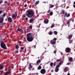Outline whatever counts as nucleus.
I'll return each instance as SVG.
<instances>
[{
  "label": "nucleus",
  "mask_w": 75,
  "mask_h": 75,
  "mask_svg": "<svg viewBox=\"0 0 75 75\" xmlns=\"http://www.w3.org/2000/svg\"><path fill=\"white\" fill-rule=\"evenodd\" d=\"M73 3L74 4H75V1Z\"/></svg>",
  "instance_id": "obj_58"
},
{
  "label": "nucleus",
  "mask_w": 75,
  "mask_h": 75,
  "mask_svg": "<svg viewBox=\"0 0 75 75\" xmlns=\"http://www.w3.org/2000/svg\"><path fill=\"white\" fill-rule=\"evenodd\" d=\"M69 60L70 61H73V58L72 57H70L69 58Z\"/></svg>",
  "instance_id": "obj_22"
},
{
  "label": "nucleus",
  "mask_w": 75,
  "mask_h": 75,
  "mask_svg": "<svg viewBox=\"0 0 75 75\" xmlns=\"http://www.w3.org/2000/svg\"><path fill=\"white\" fill-rule=\"evenodd\" d=\"M57 40V38H54V39H53V40H54V41H55V42Z\"/></svg>",
  "instance_id": "obj_37"
},
{
  "label": "nucleus",
  "mask_w": 75,
  "mask_h": 75,
  "mask_svg": "<svg viewBox=\"0 0 75 75\" xmlns=\"http://www.w3.org/2000/svg\"><path fill=\"white\" fill-rule=\"evenodd\" d=\"M49 35H52L53 34V33L51 31L49 32L48 33Z\"/></svg>",
  "instance_id": "obj_27"
},
{
  "label": "nucleus",
  "mask_w": 75,
  "mask_h": 75,
  "mask_svg": "<svg viewBox=\"0 0 75 75\" xmlns=\"http://www.w3.org/2000/svg\"><path fill=\"white\" fill-rule=\"evenodd\" d=\"M73 7L75 8V5H73Z\"/></svg>",
  "instance_id": "obj_52"
},
{
  "label": "nucleus",
  "mask_w": 75,
  "mask_h": 75,
  "mask_svg": "<svg viewBox=\"0 0 75 75\" xmlns=\"http://www.w3.org/2000/svg\"><path fill=\"white\" fill-rule=\"evenodd\" d=\"M51 72H53V70H52L51 71Z\"/></svg>",
  "instance_id": "obj_61"
},
{
  "label": "nucleus",
  "mask_w": 75,
  "mask_h": 75,
  "mask_svg": "<svg viewBox=\"0 0 75 75\" xmlns=\"http://www.w3.org/2000/svg\"><path fill=\"white\" fill-rule=\"evenodd\" d=\"M18 31H19V32H22V29H20V28H18L17 29Z\"/></svg>",
  "instance_id": "obj_21"
},
{
  "label": "nucleus",
  "mask_w": 75,
  "mask_h": 75,
  "mask_svg": "<svg viewBox=\"0 0 75 75\" xmlns=\"http://www.w3.org/2000/svg\"><path fill=\"white\" fill-rule=\"evenodd\" d=\"M54 33L55 35H57V34H58V33L57 31H54Z\"/></svg>",
  "instance_id": "obj_29"
},
{
  "label": "nucleus",
  "mask_w": 75,
  "mask_h": 75,
  "mask_svg": "<svg viewBox=\"0 0 75 75\" xmlns=\"http://www.w3.org/2000/svg\"><path fill=\"white\" fill-rule=\"evenodd\" d=\"M34 20L33 18L30 19L29 20L30 23H33V22L34 21Z\"/></svg>",
  "instance_id": "obj_12"
},
{
  "label": "nucleus",
  "mask_w": 75,
  "mask_h": 75,
  "mask_svg": "<svg viewBox=\"0 0 75 75\" xmlns=\"http://www.w3.org/2000/svg\"><path fill=\"white\" fill-rule=\"evenodd\" d=\"M41 62V60L40 59L38 60L36 62L37 65H38L39 63Z\"/></svg>",
  "instance_id": "obj_17"
},
{
  "label": "nucleus",
  "mask_w": 75,
  "mask_h": 75,
  "mask_svg": "<svg viewBox=\"0 0 75 75\" xmlns=\"http://www.w3.org/2000/svg\"><path fill=\"white\" fill-rule=\"evenodd\" d=\"M50 65L51 67H52V66H53V65H54V63H50Z\"/></svg>",
  "instance_id": "obj_30"
},
{
  "label": "nucleus",
  "mask_w": 75,
  "mask_h": 75,
  "mask_svg": "<svg viewBox=\"0 0 75 75\" xmlns=\"http://www.w3.org/2000/svg\"><path fill=\"white\" fill-rule=\"evenodd\" d=\"M72 42V40H70L69 41V43L70 44H71V43H72V42Z\"/></svg>",
  "instance_id": "obj_42"
},
{
  "label": "nucleus",
  "mask_w": 75,
  "mask_h": 75,
  "mask_svg": "<svg viewBox=\"0 0 75 75\" xmlns=\"http://www.w3.org/2000/svg\"><path fill=\"white\" fill-rule=\"evenodd\" d=\"M0 37H1V34H0Z\"/></svg>",
  "instance_id": "obj_60"
},
{
  "label": "nucleus",
  "mask_w": 75,
  "mask_h": 75,
  "mask_svg": "<svg viewBox=\"0 0 75 75\" xmlns=\"http://www.w3.org/2000/svg\"><path fill=\"white\" fill-rule=\"evenodd\" d=\"M15 48L17 50H18L19 48V46H18V45H17L15 46Z\"/></svg>",
  "instance_id": "obj_20"
},
{
  "label": "nucleus",
  "mask_w": 75,
  "mask_h": 75,
  "mask_svg": "<svg viewBox=\"0 0 75 75\" xmlns=\"http://www.w3.org/2000/svg\"><path fill=\"white\" fill-rule=\"evenodd\" d=\"M16 4H19V2H18L16 3Z\"/></svg>",
  "instance_id": "obj_53"
},
{
  "label": "nucleus",
  "mask_w": 75,
  "mask_h": 75,
  "mask_svg": "<svg viewBox=\"0 0 75 75\" xmlns=\"http://www.w3.org/2000/svg\"><path fill=\"white\" fill-rule=\"evenodd\" d=\"M68 39L69 40H71V38H72V35H69L68 36Z\"/></svg>",
  "instance_id": "obj_16"
},
{
  "label": "nucleus",
  "mask_w": 75,
  "mask_h": 75,
  "mask_svg": "<svg viewBox=\"0 0 75 75\" xmlns=\"http://www.w3.org/2000/svg\"><path fill=\"white\" fill-rule=\"evenodd\" d=\"M68 67H65L64 69V72H67V71H68Z\"/></svg>",
  "instance_id": "obj_8"
},
{
  "label": "nucleus",
  "mask_w": 75,
  "mask_h": 75,
  "mask_svg": "<svg viewBox=\"0 0 75 75\" xmlns=\"http://www.w3.org/2000/svg\"><path fill=\"white\" fill-rule=\"evenodd\" d=\"M19 42V44H21V43H22V42H21V41H20Z\"/></svg>",
  "instance_id": "obj_50"
},
{
  "label": "nucleus",
  "mask_w": 75,
  "mask_h": 75,
  "mask_svg": "<svg viewBox=\"0 0 75 75\" xmlns=\"http://www.w3.org/2000/svg\"><path fill=\"white\" fill-rule=\"evenodd\" d=\"M25 20H28V18H26Z\"/></svg>",
  "instance_id": "obj_51"
},
{
  "label": "nucleus",
  "mask_w": 75,
  "mask_h": 75,
  "mask_svg": "<svg viewBox=\"0 0 75 75\" xmlns=\"http://www.w3.org/2000/svg\"><path fill=\"white\" fill-rule=\"evenodd\" d=\"M49 21L48 20V19H46L44 20V23L45 24H48V22Z\"/></svg>",
  "instance_id": "obj_10"
},
{
  "label": "nucleus",
  "mask_w": 75,
  "mask_h": 75,
  "mask_svg": "<svg viewBox=\"0 0 75 75\" xmlns=\"http://www.w3.org/2000/svg\"><path fill=\"white\" fill-rule=\"evenodd\" d=\"M5 4H7V1H5L4 2Z\"/></svg>",
  "instance_id": "obj_45"
},
{
  "label": "nucleus",
  "mask_w": 75,
  "mask_h": 75,
  "mask_svg": "<svg viewBox=\"0 0 75 75\" xmlns=\"http://www.w3.org/2000/svg\"><path fill=\"white\" fill-rule=\"evenodd\" d=\"M74 27H75V23L74 25Z\"/></svg>",
  "instance_id": "obj_63"
},
{
  "label": "nucleus",
  "mask_w": 75,
  "mask_h": 75,
  "mask_svg": "<svg viewBox=\"0 0 75 75\" xmlns=\"http://www.w3.org/2000/svg\"><path fill=\"white\" fill-rule=\"evenodd\" d=\"M21 49L22 50H24V48L23 47H22L21 48Z\"/></svg>",
  "instance_id": "obj_47"
},
{
  "label": "nucleus",
  "mask_w": 75,
  "mask_h": 75,
  "mask_svg": "<svg viewBox=\"0 0 75 75\" xmlns=\"http://www.w3.org/2000/svg\"><path fill=\"white\" fill-rule=\"evenodd\" d=\"M65 10H62L61 12V13H62V14L63 15H64V14H65Z\"/></svg>",
  "instance_id": "obj_18"
},
{
  "label": "nucleus",
  "mask_w": 75,
  "mask_h": 75,
  "mask_svg": "<svg viewBox=\"0 0 75 75\" xmlns=\"http://www.w3.org/2000/svg\"><path fill=\"white\" fill-rule=\"evenodd\" d=\"M0 45L1 48H3V49H4V50H7V48L6 47V45L5 43H4V42H1Z\"/></svg>",
  "instance_id": "obj_3"
},
{
  "label": "nucleus",
  "mask_w": 75,
  "mask_h": 75,
  "mask_svg": "<svg viewBox=\"0 0 75 75\" xmlns=\"http://www.w3.org/2000/svg\"><path fill=\"white\" fill-rule=\"evenodd\" d=\"M50 43L51 44H52V45H55L56 43V42L53 40H51L50 41Z\"/></svg>",
  "instance_id": "obj_11"
},
{
  "label": "nucleus",
  "mask_w": 75,
  "mask_h": 75,
  "mask_svg": "<svg viewBox=\"0 0 75 75\" xmlns=\"http://www.w3.org/2000/svg\"><path fill=\"white\" fill-rule=\"evenodd\" d=\"M71 22V20H68V21H67V23H66V24H67V25H70V22Z\"/></svg>",
  "instance_id": "obj_14"
},
{
  "label": "nucleus",
  "mask_w": 75,
  "mask_h": 75,
  "mask_svg": "<svg viewBox=\"0 0 75 75\" xmlns=\"http://www.w3.org/2000/svg\"><path fill=\"white\" fill-rule=\"evenodd\" d=\"M3 3V1H0V4H1Z\"/></svg>",
  "instance_id": "obj_44"
},
{
  "label": "nucleus",
  "mask_w": 75,
  "mask_h": 75,
  "mask_svg": "<svg viewBox=\"0 0 75 75\" xmlns=\"http://www.w3.org/2000/svg\"><path fill=\"white\" fill-rule=\"evenodd\" d=\"M67 75H70V74H69V73H68L67 74Z\"/></svg>",
  "instance_id": "obj_57"
},
{
  "label": "nucleus",
  "mask_w": 75,
  "mask_h": 75,
  "mask_svg": "<svg viewBox=\"0 0 75 75\" xmlns=\"http://www.w3.org/2000/svg\"><path fill=\"white\" fill-rule=\"evenodd\" d=\"M24 31H25L26 30V29L25 28L24 29Z\"/></svg>",
  "instance_id": "obj_59"
},
{
  "label": "nucleus",
  "mask_w": 75,
  "mask_h": 75,
  "mask_svg": "<svg viewBox=\"0 0 75 75\" xmlns=\"http://www.w3.org/2000/svg\"><path fill=\"white\" fill-rule=\"evenodd\" d=\"M66 53H70L71 52V49L69 47H67L65 50Z\"/></svg>",
  "instance_id": "obj_4"
},
{
  "label": "nucleus",
  "mask_w": 75,
  "mask_h": 75,
  "mask_svg": "<svg viewBox=\"0 0 75 75\" xmlns=\"http://www.w3.org/2000/svg\"><path fill=\"white\" fill-rule=\"evenodd\" d=\"M62 62L61 61H60V63L58 64V65H57L56 67V68H59V67H60V66L61 65Z\"/></svg>",
  "instance_id": "obj_6"
},
{
  "label": "nucleus",
  "mask_w": 75,
  "mask_h": 75,
  "mask_svg": "<svg viewBox=\"0 0 75 75\" xmlns=\"http://www.w3.org/2000/svg\"><path fill=\"white\" fill-rule=\"evenodd\" d=\"M51 11V10H50V9H49V10L47 12V13H50V12Z\"/></svg>",
  "instance_id": "obj_38"
},
{
  "label": "nucleus",
  "mask_w": 75,
  "mask_h": 75,
  "mask_svg": "<svg viewBox=\"0 0 75 75\" xmlns=\"http://www.w3.org/2000/svg\"><path fill=\"white\" fill-rule=\"evenodd\" d=\"M32 35V34L31 33H29L26 35L27 39L28 42H32L34 40V38Z\"/></svg>",
  "instance_id": "obj_2"
},
{
  "label": "nucleus",
  "mask_w": 75,
  "mask_h": 75,
  "mask_svg": "<svg viewBox=\"0 0 75 75\" xmlns=\"http://www.w3.org/2000/svg\"><path fill=\"white\" fill-rule=\"evenodd\" d=\"M29 66H30L28 68L29 69H30V71L31 70L30 69H31V68H33V66L31 65V64H29Z\"/></svg>",
  "instance_id": "obj_13"
},
{
  "label": "nucleus",
  "mask_w": 75,
  "mask_h": 75,
  "mask_svg": "<svg viewBox=\"0 0 75 75\" xmlns=\"http://www.w3.org/2000/svg\"><path fill=\"white\" fill-rule=\"evenodd\" d=\"M16 17V15H15V14H13V15H12V18H14Z\"/></svg>",
  "instance_id": "obj_25"
},
{
  "label": "nucleus",
  "mask_w": 75,
  "mask_h": 75,
  "mask_svg": "<svg viewBox=\"0 0 75 75\" xmlns=\"http://www.w3.org/2000/svg\"><path fill=\"white\" fill-rule=\"evenodd\" d=\"M24 7H27V4H25L24 5Z\"/></svg>",
  "instance_id": "obj_39"
},
{
  "label": "nucleus",
  "mask_w": 75,
  "mask_h": 75,
  "mask_svg": "<svg viewBox=\"0 0 75 75\" xmlns=\"http://www.w3.org/2000/svg\"><path fill=\"white\" fill-rule=\"evenodd\" d=\"M4 21V17H1L0 18V24L2 23Z\"/></svg>",
  "instance_id": "obj_7"
},
{
  "label": "nucleus",
  "mask_w": 75,
  "mask_h": 75,
  "mask_svg": "<svg viewBox=\"0 0 75 75\" xmlns=\"http://www.w3.org/2000/svg\"><path fill=\"white\" fill-rule=\"evenodd\" d=\"M4 67H3V65H1L0 66V70H2L3 69Z\"/></svg>",
  "instance_id": "obj_23"
},
{
  "label": "nucleus",
  "mask_w": 75,
  "mask_h": 75,
  "mask_svg": "<svg viewBox=\"0 0 75 75\" xmlns=\"http://www.w3.org/2000/svg\"><path fill=\"white\" fill-rule=\"evenodd\" d=\"M2 23V25H4V24H5V23Z\"/></svg>",
  "instance_id": "obj_49"
},
{
  "label": "nucleus",
  "mask_w": 75,
  "mask_h": 75,
  "mask_svg": "<svg viewBox=\"0 0 75 75\" xmlns=\"http://www.w3.org/2000/svg\"><path fill=\"white\" fill-rule=\"evenodd\" d=\"M23 17H24V18H25L26 17L25 15L23 16Z\"/></svg>",
  "instance_id": "obj_56"
},
{
  "label": "nucleus",
  "mask_w": 75,
  "mask_h": 75,
  "mask_svg": "<svg viewBox=\"0 0 75 75\" xmlns=\"http://www.w3.org/2000/svg\"><path fill=\"white\" fill-rule=\"evenodd\" d=\"M50 16H52V15L53 14V12H51L50 13Z\"/></svg>",
  "instance_id": "obj_32"
},
{
  "label": "nucleus",
  "mask_w": 75,
  "mask_h": 75,
  "mask_svg": "<svg viewBox=\"0 0 75 75\" xmlns=\"http://www.w3.org/2000/svg\"><path fill=\"white\" fill-rule=\"evenodd\" d=\"M15 16H16H16H17V14H15Z\"/></svg>",
  "instance_id": "obj_54"
},
{
  "label": "nucleus",
  "mask_w": 75,
  "mask_h": 75,
  "mask_svg": "<svg viewBox=\"0 0 75 75\" xmlns=\"http://www.w3.org/2000/svg\"><path fill=\"white\" fill-rule=\"evenodd\" d=\"M61 61V59H57L56 61V62H59V61Z\"/></svg>",
  "instance_id": "obj_36"
},
{
  "label": "nucleus",
  "mask_w": 75,
  "mask_h": 75,
  "mask_svg": "<svg viewBox=\"0 0 75 75\" xmlns=\"http://www.w3.org/2000/svg\"><path fill=\"white\" fill-rule=\"evenodd\" d=\"M67 14L68 13H67L66 12V13H65V16H67Z\"/></svg>",
  "instance_id": "obj_43"
},
{
  "label": "nucleus",
  "mask_w": 75,
  "mask_h": 75,
  "mask_svg": "<svg viewBox=\"0 0 75 75\" xmlns=\"http://www.w3.org/2000/svg\"><path fill=\"white\" fill-rule=\"evenodd\" d=\"M36 74H38V73H36Z\"/></svg>",
  "instance_id": "obj_64"
},
{
  "label": "nucleus",
  "mask_w": 75,
  "mask_h": 75,
  "mask_svg": "<svg viewBox=\"0 0 75 75\" xmlns=\"http://www.w3.org/2000/svg\"><path fill=\"white\" fill-rule=\"evenodd\" d=\"M33 28V26L32 25H30L29 26V29L30 30H32Z\"/></svg>",
  "instance_id": "obj_24"
},
{
  "label": "nucleus",
  "mask_w": 75,
  "mask_h": 75,
  "mask_svg": "<svg viewBox=\"0 0 75 75\" xmlns=\"http://www.w3.org/2000/svg\"><path fill=\"white\" fill-rule=\"evenodd\" d=\"M17 12H15V14H17Z\"/></svg>",
  "instance_id": "obj_55"
},
{
  "label": "nucleus",
  "mask_w": 75,
  "mask_h": 75,
  "mask_svg": "<svg viewBox=\"0 0 75 75\" xmlns=\"http://www.w3.org/2000/svg\"><path fill=\"white\" fill-rule=\"evenodd\" d=\"M55 26V25H52L51 27H50V28H53V27H54V26Z\"/></svg>",
  "instance_id": "obj_34"
},
{
  "label": "nucleus",
  "mask_w": 75,
  "mask_h": 75,
  "mask_svg": "<svg viewBox=\"0 0 75 75\" xmlns=\"http://www.w3.org/2000/svg\"><path fill=\"white\" fill-rule=\"evenodd\" d=\"M15 53H18V51H15Z\"/></svg>",
  "instance_id": "obj_46"
},
{
  "label": "nucleus",
  "mask_w": 75,
  "mask_h": 75,
  "mask_svg": "<svg viewBox=\"0 0 75 75\" xmlns=\"http://www.w3.org/2000/svg\"><path fill=\"white\" fill-rule=\"evenodd\" d=\"M6 13H4L3 14V16L4 17H6Z\"/></svg>",
  "instance_id": "obj_33"
},
{
  "label": "nucleus",
  "mask_w": 75,
  "mask_h": 75,
  "mask_svg": "<svg viewBox=\"0 0 75 75\" xmlns=\"http://www.w3.org/2000/svg\"><path fill=\"white\" fill-rule=\"evenodd\" d=\"M41 69V66H39V67H38V70H40V69Z\"/></svg>",
  "instance_id": "obj_26"
},
{
  "label": "nucleus",
  "mask_w": 75,
  "mask_h": 75,
  "mask_svg": "<svg viewBox=\"0 0 75 75\" xmlns=\"http://www.w3.org/2000/svg\"><path fill=\"white\" fill-rule=\"evenodd\" d=\"M46 73V71L45 69H42L40 70V73H41L42 74H45Z\"/></svg>",
  "instance_id": "obj_5"
},
{
  "label": "nucleus",
  "mask_w": 75,
  "mask_h": 75,
  "mask_svg": "<svg viewBox=\"0 0 75 75\" xmlns=\"http://www.w3.org/2000/svg\"><path fill=\"white\" fill-rule=\"evenodd\" d=\"M3 12V11L1 10L0 11V14H1L2 13V12Z\"/></svg>",
  "instance_id": "obj_40"
},
{
  "label": "nucleus",
  "mask_w": 75,
  "mask_h": 75,
  "mask_svg": "<svg viewBox=\"0 0 75 75\" xmlns=\"http://www.w3.org/2000/svg\"><path fill=\"white\" fill-rule=\"evenodd\" d=\"M9 70H10V69L8 70V71H7L6 72H5V75H8V74H10V71H9Z\"/></svg>",
  "instance_id": "obj_15"
},
{
  "label": "nucleus",
  "mask_w": 75,
  "mask_h": 75,
  "mask_svg": "<svg viewBox=\"0 0 75 75\" xmlns=\"http://www.w3.org/2000/svg\"><path fill=\"white\" fill-rule=\"evenodd\" d=\"M26 16L28 18H34V12L32 10L27 11Z\"/></svg>",
  "instance_id": "obj_1"
},
{
  "label": "nucleus",
  "mask_w": 75,
  "mask_h": 75,
  "mask_svg": "<svg viewBox=\"0 0 75 75\" xmlns=\"http://www.w3.org/2000/svg\"><path fill=\"white\" fill-rule=\"evenodd\" d=\"M56 64V62H54L53 65L54 67H55V66Z\"/></svg>",
  "instance_id": "obj_41"
},
{
  "label": "nucleus",
  "mask_w": 75,
  "mask_h": 75,
  "mask_svg": "<svg viewBox=\"0 0 75 75\" xmlns=\"http://www.w3.org/2000/svg\"><path fill=\"white\" fill-rule=\"evenodd\" d=\"M39 4V1H37L35 3V4H36V5H37V4Z\"/></svg>",
  "instance_id": "obj_31"
},
{
  "label": "nucleus",
  "mask_w": 75,
  "mask_h": 75,
  "mask_svg": "<svg viewBox=\"0 0 75 75\" xmlns=\"http://www.w3.org/2000/svg\"><path fill=\"white\" fill-rule=\"evenodd\" d=\"M59 71V68H57V67H56L55 70V72H58Z\"/></svg>",
  "instance_id": "obj_19"
},
{
  "label": "nucleus",
  "mask_w": 75,
  "mask_h": 75,
  "mask_svg": "<svg viewBox=\"0 0 75 75\" xmlns=\"http://www.w3.org/2000/svg\"><path fill=\"white\" fill-rule=\"evenodd\" d=\"M54 7V6L52 5L50 6H49V8H52Z\"/></svg>",
  "instance_id": "obj_28"
},
{
  "label": "nucleus",
  "mask_w": 75,
  "mask_h": 75,
  "mask_svg": "<svg viewBox=\"0 0 75 75\" xmlns=\"http://www.w3.org/2000/svg\"><path fill=\"white\" fill-rule=\"evenodd\" d=\"M56 52H56V51L55 50L54 51V54H56Z\"/></svg>",
  "instance_id": "obj_48"
},
{
  "label": "nucleus",
  "mask_w": 75,
  "mask_h": 75,
  "mask_svg": "<svg viewBox=\"0 0 75 75\" xmlns=\"http://www.w3.org/2000/svg\"><path fill=\"white\" fill-rule=\"evenodd\" d=\"M70 16V13H68L67 16V17H69Z\"/></svg>",
  "instance_id": "obj_35"
},
{
  "label": "nucleus",
  "mask_w": 75,
  "mask_h": 75,
  "mask_svg": "<svg viewBox=\"0 0 75 75\" xmlns=\"http://www.w3.org/2000/svg\"><path fill=\"white\" fill-rule=\"evenodd\" d=\"M67 65H69V63H68L67 64Z\"/></svg>",
  "instance_id": "obj_62"
},
{
  "label": "nucleus",
  "mask_w": 75,
  "mask_h": 75,
  "mask_svg": "<svg viewBox=\"0 0 75 75\" xmlns=\"http://www.w3.org/2000/svg\"><path fill=\"white\" fill-rule=\"evenodd\" d=\"M8 21L9 23H11L12 22V18L10 17H9L8 18Z\"/></svg>",
  "instance_id": "obj_9"
}]
</instances>
